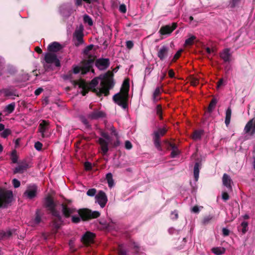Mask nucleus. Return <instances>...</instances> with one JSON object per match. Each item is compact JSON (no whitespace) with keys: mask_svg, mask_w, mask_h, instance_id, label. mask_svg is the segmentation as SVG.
I'll use <instances>...</instances> for the list:
<instances>
[{"mask_svg":"<svg viewBox=\"0 0 255 255\" xmlns=\"http://www.w3.org/2000/svg\"><path fill=\"white\" fill-rule=\"evenodd\" d=\"M231 115H232V109L230 107H228L227 110L226 112V118H225V123L227 127L228 126V125L230 123L231 118Z\"/></svg>","mask_w":255,"mask_h":255,"instance_id":"29","label":"nucleus"},{"mask_svg":"<svg viewBox=\"0 0 255 255\" xmlns=\"http://www.w3.org/2000/svg\"><path fill=\"white\" fill-rule=\"evenodd\" d=\"M106 179L107 181L108 186L110 188H112L114 185V181L113 179V175L111 173L107 174Z\"/></svg>","mask_w":255,"mask_h":255,"instance_id":"34","label":"nucleus"},{"mask_svg":"<svg viewBox=\"0 0 255 255\" xmlns=\"http://www.w3.org/2000/svg\"><path fill=\"white\" fill-rule=\"evenodd\" d=\"M97 190L95 188L89 189L87 192V195L89 196L93 197L96 195Z\"/></svg>","mask_w":255,"mask_h":255,"instance_id":"46","label":"nucleus"},{"mask_svg":"<svg viewBox=\"0 0 255 255\" xmlns=\"http://www.w3.org/2000/svg\"><path fill=\"white\" fill-rule=\"evenodd\" d=\"M222 182L223 184L227 188L228 191H232V184H233V182L229 175L224 173L222 177Z\"/></svg>","mask_w":255,"mask_h":255,"instance_id":"17","label":"nucleus"},{"mask_svg":"<svg viewBox=\"0 0 255 255\" xmlns=\"http://www.w3.org/2000/svg\"><path fill=\"white\" fill-rule=\"evenodd\" d=\"M127 48L128 49H131L133 47V43L132 41L128 40L126 42Z\"/></svg>","mask_w":255,"mask_h":255,"instance_id":"59","label":"nucleus"},{"mask_svg":"<svg viewBox=\"0 0 255 255\" xmlns=\"http://www.w3.org/2000/svg\"><path fill=\"white\" fill-rule=\"evenodd\" d=\"M199 83V81L197 78H193L190 81L191 85L193 86H196Z\"/></svg>","mask_w":255,"mask_h":255,"instance_id":"54","label":"nucleus"},{"mask_svg":"<svg viewBox=\"0 0 255 255\" xmlns=\"http://www.w3.org/2000/svg\"><path fill=\"white\" fill-rule=\"evenodd\" d=\"M41 214L39 209H37L35 212V217L31 221V225L33 226L38 225L41 222Z\"/></svg>","mask_w":255,"mask_h":255,"instance_id":"25","label":"nucleus"},{"mask_svg":"<svg viewBox=\"0 0 255 255\" xmlns=\"http://www.w3.org/2000/svg\"><path fill=\"white\" fill-rule=\"evenodd\" d=\"M244 132L250 136H254L255 134V117L248 122L246 125Z\"/></svg>","mask_w":255,"mask_h":255,"instance_id":"9","label":"nucleus"},{"mask_svg":"<svg viewBox=\"0 0 255 255\" xmlns=\"http://www.w3.org/2000/svg\"><path fill=\"white\" fill-rule=\"evenodd\" d=\"M199 167L200 163L198 162L195 163L194 167V176L196 181H197L199 178Z\"/></svg>","mask_w":255,"mask_h":255,"instance_id":"33","label":"nucleus"},{"mask_svg":"<svg viewBox=\"0 0 255 255\" xmlns=\"http://www.w3.org/2000/svg\"><path fill=\"white\" fill-rule=\"evenodd\" d=\"M180 153L179 150L177 149L172 150L171 152L170 156L172 158H175L177 155Z\"/></svg>","mask_w":255,"mask_h":255,"instance_id":"55","label":"nucleus"},{"mask_svg":"<svg viewBox=\"0 0 255 255\" xmlns=\"http://www.w3.org/2000/svg\"><path fill=\"white\" fill-rule=\"evenodd\" d=\"M82 220L80 216H72L71 221L72 223L75 224H78Z\"/></svg>","mask_w":255,"mask_h":255,"instance_id":"47","label":"nucleus"},{"mask_svg":"<svg viewBox=\"0 0 255 255\" xmlns=\"http://www.w3.org/2000/svg\"><path fill=\"white\" fill-rule=\"evenodd\" d=\"M211 251L216 255H222L225 253L226 250L223 247H214L211 249Z\"/></svg>","mask_w":255,"mask_h":255,"instance_id":"28","label":"nucleus"},{"mask_svg":"<svg viewBox=\"0 0 255 255\" xmlns=\"http://www.w3.org/2000/svg\"><path fill=\"white\" fill-rule=\"evenodd\" d=\"M248 223L246 221L243 222L240 227L238 228L239 231H241L243 235L245 234L248 230Z\"/></svg>","mask_w":255,"mask_h":255,"instance_id":"31","label":"nucleus"},{"mask_svg":"<svg viewBox=\"0 0 255 255\" xmlns=\"http://www.w3.org/2000/svg\"><path fill=\"white\" fill-rule=\"evenodd\" d=\"M196 39L195 36L192 35L186 39L184 45L185 46H191L193 44L194 40Z\"/></svg>","mask_w":255,"mask_h":255,"instance_id":"39","label":"nucleus"},{"mask_svg":"<svg viewBox=\"0 0 255 255\" xmlns=\"http://www.w3.org/2000/svg\"><path fill=\"white\" fill-rule=\"evenodd\" d=\"M241 0H229V5L231 8H234L238 5Z\"/></svg>","mask_w":255,"mask_h":255,"instance_id":"43","label":"nucleus"},{"mask_svg":"<svg viewBox=\"0 0 255 255\" xmlns=\"http://www.w3.org/2000/svg\"><path fill=\"white\" fill-rule=\"evenodd\" d=\"M63 223L62 219H53L52 222V231L53 233L56 234L58 230L60 228Z\"/></svg>","mask_w":255,"mask_h":255,"instance_id":"23","label":"nucleus"},{"mask_svg":"<svg viewBox=\"0 0 255 255\" xmlns=\"http://www.w3.org/2000/svg\"><path fill=\"white\" fill-rule=\"evenodd\" d=\"M15 106V103H12L5 107L4 111L9 114L12 113L14 110Z\"/></svg>","mask_w":255,"mask_h":255,"instance_id":"38","label":"nucleus"},{"mask_svg":"<svg viewBox=\"0 0 255 255\" xmlns=\"http://www.w3.org/2000/svg\"><path fill=\"white\" fill-rule=\"evenodd\" d=\"M72 73L71 72H69L67 74L63 76V78L65 80H69L72 78Z\"/></svg>","mask_w":255,"mask_h":255,"instance_id":"64","label":"nucleus"},{"mask_svg":"<svg viewBox=\"0 0 255 255\" xmlns=\"http://www.w3.org/2000/svg\"><path fill=\"white\" fill-rule=\"evenodd\" d=\"M83 28H79V29H76L73 33V37L76 38L77 42L75 43L76 46H79L80 44H83L84 42L83 40Z\"/></svg>","mask_w":255,"mask_h":255,"instance_id":"15","label":"nucleus"},{"mask_svg":"<svg viewBox=\"0 0 255 255\" xmlns=\"http://www.w3.org/2000/svg\"><path fill=\"white\" fill-rule=\"evenodd\" d=\"M217 103V100L215 98L212 99L208 107L207 112L211 113L215 109Z\"/></svg>","mask_w":255,"mask_h":255,"instance_id":"35","label":"nucleus"},{"mask_svg":"<svg viewBox=\"0 0 255 255\" xmlns=\"http://www.w3.org/2000/svg\"><path fill=\"white\" fill-rule=\"evenodd\" d=\"M82 221L83 222L89 221L91 220L99 218L101 213L98 211H92L88 208H81L77 211Z\"/></svg>","mask_w":255,"mask_h":255,"instance_id":"4","label":"nucleus"},{"mask_svg":"<svg viewBox=\"0 0 255 255\" xmlns=\"http://www.w3.org/2000/svg\"><path fill=\"white\" fill-rule=\"evenodd\" d=\"M85 82L86 81L83 79H80L79 81L74 80V81H73V84L75 86L78 85L79 86V87L80 88V84H81L82 82Z\"/></svg>","mask_w":255,"mask_h":255,"instance_id":"62","label":"nucleus"},{"mask_svg":"<svg viewBox=\"0 0 255 255\" xmlns=\"http://www.w3.org/2000/svg\"><path fill=\"white\" fill-rule=\"evenodd\" d=\"M95 237L96 235L94 233L87 231L83 235L81 241L84 245L88 246L94 243Z\"/></svg>","mask_w":255,"mask_h":255,"instance_id":"10","label":"nucleus"},{"mask_svg":"<svg viewBox=\"0 0 255 255\" xmlns=\"http://www.w3.org/2000/svg\"><path fill=\"white\" fill-rule=\"evenodd\" d=\"M42 143L39 141H37L34 144L35 148L38 151H40L42 149Z\"/></svg>","mask_w":255,"mask_h":255,"instance_id":"48","label":"nucleus"},{"mask_svg":"<svg viewBox=\"0 0 255 255\" xmlns=\"http://www.w3.org/2000/svg\"><path fill=\"white\" fill-rule=\"evenodd\" d=\"M93 47H94V46L92 44H90V45L87 46V47H86L83 50L84 54L85 55H87V56H88V55H90L89 54V52L90 50H91L93 49Z\"/></svg>","mask_w":255,"mask_h":255,"instance_id":"44","label":"nucleus"},{"mask_svg":"<svg viewBox=\"0 0 255 255\" xmlns=\"http://www.w3.org/2000/svg\"><path fill=\"white\" fill-rule=\"evenodd\" d=\"M132 147V145L130 141L129 140H126L125 142V148L129 150Z\"/></svg>","mask_w":255,"mask_h":255,"instance_id":"57","label":"nucleus"},{"mask_svg":"<svg viewBox=\"0 0 255 255\" xmlns=\"http://www.w3.org/2000/svg\"><path fill=\"white\" fill-rule=\"evenodd\" d=\"M96 58V56L90 54L85 59L81 61L82 74L85 75L90 71H91L93 73H95V70L93 69V65L95 62Z\"/></svg>","mask_w":255,"mask_h":255,"instance_id":"3","label":"nucleus"},{"mask_svg":"<svg viewBox=\"0 0 255 255\" xmlns=\"http://www.w3.org/2000/svg\"><path fill=\"white\" fill-rule=\"evenodd\" d=\"M177 26V23L173 22L171 25L168 24L162 26L159 29V32L161 35L170 34L176 28Z\"/></svg>","mask_w":255,"mask_h":255,"instance_id":"13","label":"nucleus"},{"mask_svg":"<svg viewBox=\"0 0 255 255\" xmlns=\"http://www.w3.org/2000/svg\"><path fill=\"white\" fill-rule=\"evenodd\" d=\"M80 88H81L82 89V91H81V94L83 96H85L86 95V94L89 92V91H90V89H89V87H88V84L86 83V82H82L81 84H80Z\"/></svg>","mask_w":255,"mask_h":255,"instance_id":"30","label":"nucleus"},{"mask_svg":"<svg viewBox=\"0 0 255 255\" xmlns=\"http://www.w3.org/2000/svg\"><path fill=\"white\" fill-rule=\"evenodd\" d=\"M61 207L62 214L66 218H69L71 214L76 212V209L69 208L65 204L62 203Z\"/></svg>","mask_w":255,"mask_h":255,"instance_id":"20","label":"nucleus"},{"mask_svg":"<svg viewBox=\"0 0 255 255\" xmlns=\"http://www.w3.org/2000/svg\"><path fill=\"white\" fill-rule=\"evenodd\" d=\"M99 143L101 147L102 154L106 155L109 150L108 142L105 139L99 138Z\"/></svg>","mask_w":255,"mask_h":255,"instance_id":"24","label":"nucleus"},{"mask_svg":"<svg viewBox=\"0 0 255 255\" xmlns=\"http://www.w3.org/2000/svg\"><path fill=\"white\" fill-rule=\"evenodd\" d=\"M11 133V130L7 128L3 130L2 132L1 133V136L3 138H6L10 135Z\"/></svg>","mask_w":255,"mask_h":255,"instance_id":"45","label":"nucleus"},{"mask_svg":"<svg viewBox=\"0 0 255 255\" xmlns=\"http://www.w3.org/2000/svg\"><path fill=\"white\" fill-rule=\"evenodd\" d=\"M81 71V67L76 66L73 68V73L74 74H78Z\"/></svg>","mask_w":255,"mask_h":255,"instance_id":"63","label":"nucleus"},{"mask_svg":"<svg viewBox=\"0 0 255 255\" xmlns=\"http://www.w3.org/2000/svg\"><path fill=\"white\" fill-rule=\"evenodd\" d=\"M106 114L104 112L95 109L92 113L88 115V118L90 120H97L99 118H104Z\"/></svg>","mask_w":255,"mask_h":255,"instance_id":"19","label":"nucleus"},{"mask_svg":"<svg viewBox=\"0 0 255 255\" xmlns=\"http://www.w3.org/2000/svg\"><path fill=\"white\" fill-rule=\"evenodd\" d=\"M183 52V50L182 49L179 50L174 55L173 58L171 60V62L174 63L176 61V60L179 59L180 57L182 52Z\"/></svg>","mask_w":255,"mask_h":255,"instance_id":"42","label":"nucleus"},{"mask_svg":"<svg viewBox=\"0 0 255 255\" xmlns=\"http://www.w3.org/2000/svg\"><path fill=\"white\" fill-rule=\"evenodd\" d=\"M45 205V207L48 208V210L56 207V204L54 202L52 198L50 196L46 198Z\"/></svg>","mask_w":255,"mask_h":255,"instance_id":"26","label":"nucleus"},{"mask_svg":"<svg viewBox=\"0 0 255 255\" xmlns=\"http://www.w3.org/2000/svg\"><path fill=\"white\" fill-rule=\"evenodd\" d=\"M96 202H97L102 208L105 207L108 198L106 193L102 190H100L95 195Z\"/></svg>","mask_w":255,"mask_h":255,"instance_id":"11","label":"nucleus"},{"mask_svg":"<svg viewBox=\"0 0 255 255\" xmlns=\"http://www.w3.org/2000/svg\"><path fill=\"white\" fill-rule=\"evenodd\" d=\"M15 91H16L15 90H10L9 89H7V88L4 89L2 90L3 93L4 94V96L6 97H10V96H12L18 97V95H16L15 94Z\"/></svg>","mask_w":255,"mask_h":255,"instance_id":"32","label":"nucleus"},{"mask_svg":"<svg viewBox=\"0 0 255 255\" xmlns=\"http://www.w3.org/2000/svg\"><path fill=\"white\" fill-rule=\"evenodd\" d=\"M161 92L160 91V88L159 87H157L156 88L155 90H154L153 96V97H158L161 94Z\"/></svg>","mask_w":255,"mask_h":255,"instance_id":"52","label":"nucleus"},{"mask_svg":"<svg viewBox=\"0 0 255 255\" xmlns=\"http://www.w3.org/2000/svg\"><path fill=\"white\" fill-rule=\"evenodd\" d=\"M30 167L31 166L29 165V163L26 160H23L18 163L17 166L13 169V172L14 174H22Z\"/></svg>","mask_w":255,"mask_h":255,"instance_id":"12","label":"nucleus"},{"mask_svg":"<svg viewBox=\"0 0 255 255\" xmlns=\"http://www.w3.org/2000/svg\"><path fill=\"white\" fill-rule=\"evenodd\" d=\"M169 48L168 46L163 45L158 51L157 57L161 61L164 60L168 56Z\"/></svg>","mask_w":255,"mask_h":255,"instance_id":"16","label":"nucleus"},{"mask_svg":"<svg viewBox=\"0 0 255 255\" xmlns=\"http://www.w3.org/2000/svg\"><path fill=\"white\" fill-rule=\"evenodd\" d=\"M229 48H225L220 53V56L224 62H230L231 61V54Z\"/></svg>","mask_w":255,"mask_h":255,"instance_id":"21","label":"nucleus"},{"mask_svg":"<svg viewBox=\"0 0 255 255\" xmlns=\"http://www.w3.org/2000/svg\"><path fill=\"white\" fill-rule=\"evenodd\" d=\"M129 91V80L128 79H126L123 83L120 92L116 94L113 97L114 102L124 109L128 108Z\"/></svg>","mask_w":255,"mask_h":255,"instance_id":"2","label":"nucleus"},{"mask_svg":"<svg viewBox=\"0 0 255 255\" xmlns=\"http://www.w3.org/2000/svg\"><path fill=\"white\" fill-rule=\"evenodd\" d=\"M63 48L62 46L57 42H53L48 46V51L51 52H57Z\"/></svg>","mask_w":255,"mask_h":255,"instance_id":"22","label":"nucleus"},{"mask_svg":"<svg viewBox=\"0 0 255 255\" xmlns=\"http://www.w3.org/2000/svg\"><path fill=\"white\" fill-rule=\"evenodd\" d=\"M85 168L86 170H90L92 169V164L89 162H86L84 163Z\"/></svg>","mask_w":255,"mask_h":255,"instance_id":"60","label":"nucleus"},{"mask_svg":"<svg viewBox=\"0 0 255 255\" xmlns=\"http://www.w3.org/2000/svg\"><path fill=\"white\" fill-rule=\"evenodd\" d=\"M119 11L123 13H126L127 11L126 5L125 4H121L119 6Z\"/></svg>","mask_w":255,"mask_h":255,"instance_id":"53","label":"nucleus"},{"mask_svg":"<svg viewBox=\"0 0 255 255\" xmlns=\"http://www.w3.org/2000/svg\"><path fill=\"white\" fill-rule=\"evenodd\" d=\"M110 131H111V133L112 134V135H114L116 136V138H118V132H117L116 131V128L113 126L112 127H111L110 128Z\"/></svg>","mask_w":255,"mask_h":255,"instance_id":"58","label":"nucleus"},{"mask_svg":"<svg viewBox=\"0 0 255 255\" xmlns=\"http://www.w3.org/2000/svg\"><path fill=\"white\" fill-rule=\"evenodd\" d=\"M212 219V217L211 216H207L204 218L203 219V223L204 224H207L210 222V221Z\"/></svg>","mask_w":255,"mask_h":255,"instance_id":"56","label":"nucleus"},{"mask_svg":"<svg viewBox=\"0 0 255 255\" xmlns=\"http://www.w3.org/2000/svg\"><path fill=\"white\" fill-rule=\"evenodd\" d=\"M18 156L15 149L13 150L10 153V159L13 163H17Z\"/></svg>","mask_w":255,"mask_h":255,"instance_id":"37","label":"nucleus"},{"mask_svg":"<svg viewBox=\"0 0 255 255\" xmlns=\"http://www.w3.org/2000/svg\"><path fill=\"white\" fill-rule=\"evenodd\" d=\"M156 114L158 115H161V114H162V107L161 105H158L156 106Z\"/></svg>","mask_w":255,"mask_h":255,"instance_id":"61","label":"nucleus"},{"mask_svg":"<svg viewBox=\"0 0 255 255\" xmlns=\"http://www.w3.org/2000/svg\"><path fill=\"white\" fill-rule=\"evenodd\" d=\"M167 131V129L165 127L163 128H159L157 130L153 132V142L155 147L159 150H161V146L160 142V137L164 136Z\"/></svg>","mask_w":255,"mask_h":255,"instance_id":"6","label":"nucleus"},{"mask_svg":"<svg viewBox=\"0 0 255 255\" xmlns=\"http://www.w3.org/2000/svg\"><path fill=\"white\" fill-rule=\"evenodd\" d=\"M83 20L85 23H87L90 26L92 25L93 24L92 18L87 14L84 15Z\"/></svg>","mask_w":255,"mask_h":255,"instance_id":"41","label":"nucleus"},{"mask_svg":"<svg viewBox=\"0 0 255 255\" xmlns=\"http://www.w3.org/2000/svg\"><path fill=\"white\" fill-rule=\"evenodd\" d=\"M178 218V212L176 210H174L171 213V218L172 220H176Z\"/></svg>","mask_w":255,"mask_h":255,"instance_id":"51","label":"nucleus"},{"mask_svg":"<svg viewBox=\"0 0 255 255\" xmlns=\"http://www.w3.org/2000/svg\"><path fill=\"white\" fill-rule=\"evenodd\" d=\"M12 183L14 188H18L20 185V181L16 179H13L12 180Z\"/></svg>","mask_w":255,"mask_h":255,"instance_id":"49","label":"nucleus"},{"mask_svg":"<svg viewBox=\"0 0 255 255\" xmlns=\"http://www.w3.org/2000/svg\"><path fill=\"white\" fill-rule=\"evenodd\" d=\"M44 60L47 63L54 64L57 67L61 66L60 61L55 54L50 52L46 53Z\"/></svg>","mask_w":255,"mask_h":255,"instance_id":"8","label":"nucleus"},{"mask_svg":"<svg viewBox=\"0 0 255 255\" xmlns=\"http://www.w3.org/2000/svg\"><path fill=\"white\" fill-rule=\"evenodd\" d=\"M118 252L119 255H128L127 250L124 249V246L122 245L119 246Z\"/></svg>","mask_w":255,"mask_h":255,"instance_id":"40","label":"nucleus"},{"mask_svg":"<svg viewBox=\"0 0 255 255\" xmlns=\"http://www.w3.org/2000/svg\"><path fill=\"white\" fill-rule=\"evenodd\" d=\"M114 76L113 72L109 70L104 74H101L92 79L88 84V87L90 91L99 97H101L103 94L108 96L110 95V90L115 85Z\"/></svg>","mask_w":255,"mask_h":255,"instance_id":"1","label":"nucleus"},{"mask_svg":"<svg viewBox=\"0 0 255 255\" xmlns=\"http://www.w3.org/2000/svg\"><path fill=\"white\" fill-rule=\"evenodd\" d=\"M49 122L46 120H42L38 127V131L41 133L42 138L45 137V132L49 128Z\"/></svg>","mask_w":255,"mask_h":255,"instance_id":"18","label":"nucleus"},{"mask_svg":"<svg viewBox=\"0 0 255 255\" xmlns=\"http://www.w3.org/2000/svg\"><path fill=\"white\" fill-rule=\"evenodd\" d=\"M49 211L51 213L52 215L55 217L54 219H58L59 220L62 219V217L60 215L59 212L56 210V207L51 209Z\"/></svg>","mask_w":255,"mask_h":255,"instance_id":"36","label":"nucleus"},{"mask_svg":"<svg viewBox=\"0 0 255 255\" xmlns=\"http://www.w3.org/2000/svg\"><path fill=\"white\" fill-rule=\"evenodd\" d=\"M204 133L203 130H196L192 134V138L194 140H198L201 138L202 135Z\"/></svg>","mask_w":255,"mask_h":255,"instance_id":"27","label":"nucleus"},{"mask_svg":"<svg viewBox=\"0 0 255 255\" xmlns=\"http://www.w3.org/2000/svg\"><path fill=\"white\" fill-rule=\"evenodd\" d=\"M222 198L224 201H227L230 198L229 195L227 192H223L222 194Z\"/></svg>","mask_w":255,"mask_h":255,"instance_id":"50","label":"nucleus"},{"mask_svg":"<svg viewBox=\"0 0 255 255\" xmlns=\"http://www.w3.org/2000/svg\"><path fill=\"white\" fill-rule=\"evenodd\" d=\"M13 193L10 190L0 188V208H7L12 202Z\"/></svg>","mask_w":255,"mask_h":255,"instance_id":"5","label":"nucleus"},{"mask_svg":"<svg viewBox=\"0 0 255 255\" xmlns=\"http://www.w3.org/2000/svg\"><path fill=\"white\" fill-rule=\"evenodd\" d=\"M95 66L100 71L107 69L110 65V61L109 58H100L95 59Z\"/></svg>","mask_w":255,"mask_h":255,"instance_id":"7","label":"nucleus"},{"mask_svg":"<svg viewBox=\"0 0 255 255\" xmlns=\"http://www.w3.org/2000/svg\"><path fill=\"white\" fill-rule=\"evenodd\" d=\"M37 192V187L33 185L28 187L26 190L24 192L23 195L29 199H32L36 196Z\"/></svg>","mask_w":255,"mask_h":255,"instance_id":"14","label":"nucleus"}]
</instances>
